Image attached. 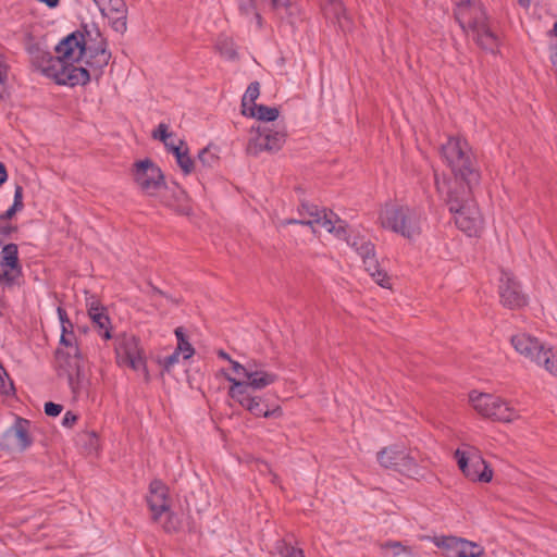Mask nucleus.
I'll list each match as a JSON object with an SVG mask.
<instances>
[{"label":"nucleus","instance_id":"ddd939ff","mask_svg":"<svg viewBox=\"0 0 557 557\" xmlns=\"http://www.w3.org/2000/svg\"><path fill=\"white\" fill-rule=\"evenodd\" d=\"M228 395L255 417L272 418L281 417L283 413L280 406L270 409L261 397L252 396L250 392H246L245 385L243 384H232L228 389Z\"/></svg>","mask_w":557,"mask_h":557},{"label":"nucleus","instance_id":"a19ab883","mask_svg":"<svg viewBox=\"0 0 557 557\" xmlns=\"http://www.w3.org/2000/svg\"><path fill=\"white\" fill-rule=\"evenodd\" d=\"M12 207L17 209L18 211H21L24 208V203H23V187L21 185H16L15 186L14 199H13Z\"/></svg>","mask_w":557,"mask_h":557},{"label":"nucleus","instance_id":"f3484780","mask_svg":"<svg viewBox=\"0 0 557 557\" xmlns=\"http://www.w3.org/2000/svg\"><path fill=\"white\" fill-rule=\"evenodd\" d=\"M0 267L3 269L0 273V283L11 286L22 276V265L18 260V247L16 244L10 243L2 247Z\"/></svg>","mask_w":557,"mask_h":557},{"label":"nucleus","instance_id":"72a5a7b5","mask_svg":"<svg viewBox=\"0 0 557 557\" xmlns=\"http://www.w3.org/2000/svg\"><path fill=\"white\" fill-rule=\"evenodd\" d=\"M168 128L166 124L160 123L152 133V137L161 140L164 146H169V138L172 136V134L168 132Z\"/></svg>","mask_w":557,"mask_h":557},{"label":"nucleus","instance_id":"58836bf2","mask_svg":"<svg viewBox=\"0 0 557 557\" xmlns=\"http://www.w3.org/2000/svg\"><path fill=\"white\" fill-rule=\"evenodd\" d=\"M13 388V383L9 379L5 369L0 364V392L8 394Z\"/></svg>","mask_w":557,"mask_h":557},{"label":"nucleus","instance_id":"09e8293b","mask_svg":"<svg viewBox=\"0 0 557 557\" xmlns=\"http://www.w3.org/2000/svg\"><path fill=\"white\" fill-rule=\"evenodd\" d=\"M549 60H550L554 71L557 73V44L550 46Z\"/></svg>","mask_w":557,"mask_h":557},{"label":"nucleus","instance_id":"c85d7f7f","mask_svg":"<svg viewBox=\"0 0 557 557\" xmlns=\"http://www.w3.org/2000/svg\"><path fill=\"white\" fill-rule=\"evenodd\" d=\"M174 333L177 338V347L175 350L183 354L184 359H189L195 354V349L188 342L183 327H176Z\"/></svg>","mask_w":557,"mask_h":557},{"label":"nucleus","instance_id":"4d7b16f0","mask_svg":"<svg viewBox=\"0 0 557 557\" xmlns=\"http://www.w3.org/2000/svg\"><path fill=\"white\" fill-rule=\"evenodd\" d=\"M218 356L219 358L227 360L228 362L232 360L231 356L224 350H219Z\"/></svg>","mask_w":557,"mask_h":557},{"label":"nucleus","instance_id":"e2e57ef3","mask_svg":"<svg viewBox=\"0 0 557 557\" xmlns=\"http://www.w3.org/2000/svg\"><path fill=\"white\" fill-rule=\"evenodd\" d=\"M554 32H555V34H556V36H557V23H556V24H555V26H554Z\"/></svg>","mask_w":557,"mask_h":557},{"label":"nucleus","instance_id":"2eb2a0df","mask_svg":"<svg viewBox=\"0 0 557 557\" xmlns=\"http://www.w3.org/2000/svg\"><path fill=\"white\" fill-rule=\"evenodd\" d=\"M498 293L500 302L508 309H520L528 304V296L522 292L512 273L502 270Z\"/></svg>","mask_w":557,"mask_h":557},{"label":"nucleus","instance_id":"de8ad7c7","mask_svg":"<svg viewBox=\"0 0 557 557\" xmlns=\"http://www.w3.org/2000/svg\"><path fill=\"white\" fill-rule=\"evenodd\" d=\"M62 349H63V355L64 356H76L77 358H83L82 352H81L77 344L76 345H71V346H69L66 348L64 347Z\"/></svg>","mask_w":557,"mask_h":557},{"label":"nucleus","instance_id":"0e129e2a","mask_svg":"<svg viewBox=\"0 0 557 557\" xmlns=\"http://www.w3.org/2000/svg\"><path fill=\"white\" fill-rule=\"evenodd\" d=\"M332 3L336 2L337 0H330Z\"/></svg>","mask_w":557,"mask_h":557},{"label":"nucleus","instance_id":"0eeeda50","mask_svg":"<svg viewBox=\"0 0 557 557\" xmlns=\"http://www.w3.org/2000/svg\"><path fill=\"white\" fill-rule=\"evenodd\" d=\"M114 351L119 366L128 367L141 372L146 381H149V372L140 338L132 333H120L114 337Z\"/></svg>","mask_w":557,"mask_h":557},{"label":"nucleus","instance_id":"4468645a","mask_svg":"<svg viewBox=\"0 0 557 557\" xmlns=\"http://www.w3.org/2000/svg\"><path fill=\"white\" fill-rule=\"evenodd\" d=\"M285 140L286 134L283 131L258 126L247 144L246 151L253 157L263 151L276 152L283 147Z\"/></svg>","mask_w":557,"mask_h":557},{"label":"nucleus","instance_id":"5fc2aeb1","mask_svg":"<svg viewBox=\"0 0 557 557\" xmlns=\"http://www.w3.org/2000/svg\"><path fill=\"white\" fill-rule=\"evenodd\" d=\"M5 67H0V85H4L7 82V71Z\"/></svg>","mask_w":557,"mask_h":557},{"label":"nucleus","instance_id":"1a4fd4ad","mask_svg":"<svg viewBox=\"0 0 557 557\" xmlns=\"http://www.w3.org/2000/svg\"><path fill=\"white\" fill-rule=\"evenodd\" d=\"M300 219H289L287 224H302L312 226L319 224L327 232L342 237L346 234V223L341 220L333 211L320 210L318 206L311 203H301L298 209Z\"/></svg>","mask_w":557,"mask_h":557},{"label":"nucleus","instance_id":"680f3d73","mask_svg":"<svg viewBox=\"0 0 557 557\" xmlns=\"http://www.w3.org/2000/svg\"><path fill=\"white\" fill-rule=\"evenodd\" d=\"M0 67H5L4 63H3V60H2V55L0 54Z\"/></svg>","mask_w":557,"mask_h":557},{"label":"nucleus","instance_id":"c03bdc74","mask_svg":"<svg viewBox=\"0 0 557 557\" xmlns=\"http://www.w3.org/2000/svg\"><path fill=\"white\" fill-rule=\"evenodd\" d=\"M230 363H231L232 369L235 372V374L239 377L245 379L246 374L248 373L249 368H245V366L240 364L239 362H237L233 359L230 361Z\"/></svg>","mask_w":557,"mask_h":557},{"label":"nucleus","instance_id":"c756f323","mask_svg":"<svg viewBox=\"0 0 557 557\" xmlns=\"http://www.w3.org/2000/svg\"><path fill=\"white\" fill-rule=\"evenodd\" d=\"M260 95V85L258 82H252L248 85L243 99H242V113L249 111L250 106L256 104L255 101Z\"/></svg>","mask_w":557,"mask_h":557},{"label":"nucleus","instance_id":"cd10ccee","mask_svg":"<svg viewBox=\"0 0 557 557\" xmlns=\"http://www.w3.org/2000/svg\"><path fill=\"white\" fill-rule=\"evenodd\" d=\"M172 153L175 156L178 166L185 175L190 174L195 170V161L189 157L187 148L172 147Z\"/></svg>","mask_w":557,"mask_h":557},{"label":"nucleus","instance_id":"603ef678","mask_svg":"<svg viewBox=\"0 0 557 557\" xmlns=\"http://www.w3.org/2000/svg\"><path fill=\"white\" fill-rule=\"evenodd\" d=\"M17 230L16 226L7 225L0 227V235L9 236L11 233L15 232Z\"/></svg>","mask_w":557,"mask_h":557},{"label":"nucleus","instance_id":"39448f33","mask_svg":"<svg viewBox=\"0 0 557 557\" xmlns=\"http://www.w3.org/2000/svg\"><path fill=\"white\" fill-rule=\"evenodd\" d=\"M379 219L383 228L414 240L421 235L426 216L421 208L386 205Z\"/></svg>","mask_w":557,"mask_h":557},{"label":"nucleus","instance_id":"bb28decb","mask_svg":"<svg viewBox=\"0 0 557 557\" xmlns=\"http://www.w3.org/2000/svg\"><path fill=\"white\" fill-rule=\"evenodd\" d=\"M278 110L274 107L264 104L250 106L249 111H244V115L248 117H256L262 122H272L278 117Z\"/></svg>","mask_w":557,"mask_h":557},{"label":"nucleus","instance_id":"e433bc0d","mask_svg":"<svg viewBox=\"0 0 557 557\" xmlns=\"http://www.w3.org/2000/svg\"><path fill=\"white\" fill-rule=\"evenodd\" d=\"M280 557H305L302 549L284 544L280 548Z\"/></svg>","mask_w":557,"mask_h":557},{"label":"nucleus","instance_id":"7ed1b4c3","mask_svg":"<svg viewBox=\"0 0 557 557\" xmlns=\"http://www.w3.org/2000/svg\"><path fill=\"white\" fill-rule=\"evenodd\" d=\"M455 18L467 36L482 49L496 53L502 44L500 36L493 28L482 3L466 0L457 4Z\"/></svg>","mask_w":557,"mask_h":557},{"label":"nucleus","instance_id":"37998d69","mask_svg":"<svg viewBox=\"0 0 557 557\" xmlns=\"http://www.w3.org/2000/svg\"><path fill=\"white\" fill-rule=\"evenodd\" d=\"M218 48L221 54L228 59H233L236 57L235 50L232 47H230V45L226 41L219 42Z\"/></svg>","mask_w":557,"mask_h":557},{"label":"nucleus","instance_id":"a211bd4d","mask_svg":"<svg viewBox=\"0 0 557 557\" xmlns=\"http://www.w3.org/2000/svg\"><path fill=\"white\" fill-rule=\"evenodd\" d=\"M435 545L445 549L447 557H481L484 554L481 545L456 536L438 539Z\"/></svg>","mask_w":557,"mask_h":557},{"label":"nucleus","instance_id":"a18cd8bd","mask_svg":"<svg viewBox=\"0 0 557 557\" xmlns=\"http://www.w3.org/2000/svg\"><path fill=\"white\" fill-rule=\"evenodd\" d=\"M77 419V414L73 413L72 411H66L62 419V425L72 428L76 423Z\"/></svg>","mask_w":557,"mask_h":557},{"label":"nucleus","instance_id":"2f4dec72","mask_svg":"<svg viewBox=\"0 0 557 557\" xmlns=\"http://www.w3.org/2000/svg\"><path fill=\"white\" fill-rule=\"evenodd\" d=\"M198 162L205 168H213L219 162V157L211 150L210 147L201 149L198 153Z\"/></svg>","mask_w":557,"mask_h":557},{"label":"nucleus","instance_id":"393cba45","mask_svg":"<svg viewBox=\"0 0 557 557\" xmlns=\"http://www.w3.org/2000/svg\"><path fill=\"white\" fill-rule=\"evenodd\" d=\"M288 3L289 0H271V5L274 10L286 8ZM238 11L240 15L245 17L249 24L255 23L257 29L262 28L263 20L257 9L256 0H239Z\"/></svg>","mask_w":557,"mask_h":557},{"label":"nucleus","instance_id":"f704fd0d","mask_svg":"<svg viewBox=\"0 0 557 557\" xmlns=\"http://www.w3.org/2000/svg\"><path fill=\"white\" fill-rule=\"evenodd\" d=\"M60 344L64 346L65 348L71 345H76V337L72 329L64 325V329H62L61 337H60Z\"/></svg>","mask_w":557,"mask_h":557},{"label":"nucleus","instance_id":"423d86ee","mask_svg":"<svg viewBox=\"0 0 557 557\" xmlns=\"http://www.w3.org/2000/svg\"><path fill=\"white\" fill-rule=\"evenodd\" d=\"M82 28L83 32L76 30L67 35L55 46L58 55L53 59L81 61L88 48H107V39L95 23L85 24Z\"/></svg>","mask_w":557,"mask_h":557},{"label":"nucleus","instance_id":"6e6d98bb","mask_svg":"<svg viewBox=\"0 0 557 557\" xmlns=\"http://www.w3.org/2000/svg\"><path fill=\"white\" fill-rule=\"evenodd\" d=\"M150 288H151V294H150L151 297H153L154 295L165 296V294L158 287L151 285Z\"/></svg>","mask_w":557,"mask_h":557},{"label":"nucleus","instance_id":"79ce46f5","mask_svg":"<svg viewBox=\"0 0 557 557\" xmlns=\"http://www.w3.org/2000/svg\"><path fill=\"white\" fill-rule=\"evenodd\" d=\"M63 407L59 404L48 401L45 404V413L49 417H57L61 413Z\"/></svg>","mask_w":557,"mask_h":557},{"label":"nucleus","instance_id":"dca6fc26","mask_svg":"<svg viewBox=\"0 0 557 557\" xmlns=\"http://www.w3.org/2000/svg\"><path fill=\"white\" fill-rule=\"evenodd\" d=\"M4 446L8 451L22 453L32 444L33 438L29 435V421L17 417L15 422L2 433Z\"/></svg>","mask_w":557,"mask_h":557},{"label":"nucleus","instance_id":"bf43d9fd","mask_svg":"<svg viewBox=\"0 0 557 557\" xmlns=\"http://www.w3.org/2000/svg\"><path fill=\"white\" fill-rule=\"evenodd\" d=\"M518 2L524 9H528L531 4V0H518Z\"/></svg>","mask_w":557,"mask_h":557},{"label":"nucleus","instance_id":"4c0bfd02","mask_svg":"<svg viewBox=\"0 0 557 557\" xmlns=\"http://www.w3.org/2000/svg\"><path fill=\"white\" fill-rule=\"evenodd\" d=\"M86 307L88 314L106 308L95 295H88L86 297Z\"/></svg>","mask_w":557,"mask_h":557},{"label":"nucleus","instance_id":"c9c22d12","mask_svg":"<svg viewBox=\"0 0 557 557\" xmlns=\"http://www.w3.org/2000/svg\"><path fill=\"white\" fill-rule=\"evenodd\" d=\"M180 352L174 350L171 355L164 357L159 360V363L162 366L163 370L170 372L171 369L178 362Z\"/></svg>","mask_w":557,"mask_h":557},{"label":"nucleus","instance_id":"49530a36","mask_svg":"<svg viewBox=\"0 0 557 557\" xmlns=\"http://www.w3.org/2000/svg\"><path fill=\"white\" fill-rule=\"evenodd\" d=\"M58 314H59V319L61 321L62 329H64V325H66L70 329H73V324L70 321V319L67 318V313L63 308H61V307L58 308Z\"/></svg>","mask_w":557,"mask_h":557},{"label":"nucleus","instance_id":"9d476101","mask_svg":"<svg viewBox=\"0 0 557 557\" xmlns=\"http://www.w3.org/2000/svg\"><path fill=\"white\" fill-rule=\"evenodd\" d=\"M469 398L474 410L484 418L498 422H511L519 417L518 411L498 396L474 391Z\"/></svg>","mask_w":557,"mask_h":557},{"label":"nucleus","instance_id":"6e6552de","mask_svg":"<svg viewBox=\"0 0 557 557\" xmlns=\"http://www.w3.org/2000/svg\"><path fill=\"white\" fill-rule=\"evenodd\" d=\"M147 503L153 521L161 523L165 532L178 529V521L170 511L169 490L160 480L150 483Z\"/></svg>","mask_w":557,"mask_h":557},{"label":"nucleus","instance_id":"7c9ffc66","mask_svg":"<svg viewBox=\"0 0 557 557\" xmlns=\"http://www.w3.org/2000/svg\"><path fill=\"white\" fill-rule=\"evenodd\" d=\"M545 357L542 359V364L544 368L557 376V348L548 347L545 350Z\"/></svg>","mask_w":557,"mask_h":557},{"label":"nucleus","instance_id":"473e14b6","mask_svg":"<svg viewBox=\"0 0 557 557\" xmlns=\"http://www.w3.org/2000/svg\"><path fill=\"white\" fill-rule=\"evenodd\" d=\"M341 238H344L346 239L348 246H350L355 251L363 244H366L369 238H367L366 236L363 235H360V234H350L349 236H347V233L342 236Z\"/></svg>","mask_w":557,"mask_h":557},{"label":"nucleus","instance_id":"f8f14e48","mask_svg":"<svg viewBox=\"0 0 557 557\" xmlns=\"http://www.w3.org/2000/svg\"><path fill=\"white\" fill-rule=\"evenodd\" d=\"M132 175L137 187L148 196H154L165 185L161 169L150 159L136 161Z\"/></svg>","mask_w":557,"mask_h":557},{"label":"nucleus","instance_id":"a878e982","mask_svg":"<svg viewBox=\"0 0 557 557\" xmlns=\"http://www.w3.org/2000/svg\"><path fill=\"white\" fill-rule=\"evenodd\" d=\"M94 327L97 330L98 334L104 339L109 341L113 338L111 330V320L108 315L107 308L88 314Z\"/></svg>","mask_w":557,"mask_h":557},{"label":"nucleus","instance_id":"ea45409f","mask_svg":"<svg viewBox=\"0 0 557 557\" xmlns=\"http://www.w3.org/2000/svg\"><path fill=\"white\" fill-rule=\"evenodd\" d=\"M383 548H388V549H392L393 550V554L394 556H398L400 555L401 553H405L408 550V548L406 546H404L401 544V542H397V541H388L386 542L385 544H383L382 546Z\"/></svg>","mask_w":557,"mask_h":557},{"label":"nucleus","instance_id":"b1692460","mask_svg":"<svg viewBox=\"0 0 557 557\" xmlns=\"http://www.w3.org/2000/svg\"><path fill=\"white\" fill-rule=\"evenodd\" d=\"M228 382L232 384L238 383L245 385V391L250 392L265 388L267 386L275 383L278 376L275 373L268 372L264 370L255 371L251 368L248 369V373L246 374L244 380L233 377L231 375L225 376Z\"/></svg>","mask_w":557,"mask_h":557},{"label":"nucleus","instance_id":"4be33fe9","mask_svg":"<svg viewBox=\"0 0 557 557\" xmlns=\"http://www.w3.org/2000/svg\"><path fill=\"white\" fill-rule=\"evenodd\" d=\"M103 16H107L115 32L126 30L127 8L124 0H94Z\"/></svg>","mask_w":557,"mask_h":557},{"label":"nucleus","instance_id":"f03ea898","mask_svg":"<svg viewBox=\"0 0 557 557\" xmlns=\"http://www.w3.org/2000/svg\"><path fill=\"white\" fill-rule=\"evenodd\" d=\"M440 153L443 162L450 170L451 177L440 180L435 174V186L440 194L456 186L476 187L481 181V172L476 157L466 138L449 136L441 145Z\"/></svg>","mask_w":557,"mask_h":557},{"label":"nucleus","instance_id":"3c124183","mask_svg":"<svg viewBox=\"0 0 557 557\" xmlns=\"http://www.w3.org/2000/svg\"><path fill=\"white\" fill-rule=\"evenodd\" d=\"M8 180V171L4 163L0 162V186Z\"/></svg>","mask_w":557,"mask_h":557},{"label":"nucleus","instance_id":"13d9d810","mask_svg":"<svg viewBox=\"0 0 557 557\" xmlns=\"http://www.w3.org/2000/svg\"><path fill=\"white\" fill-rule=\"evenodd\" d=\"M183 146H184V141L180 140V145H174L172 143H169V146H165V148L168 149V151L172 152V147H182L183 148Z\"/></svg>","mask_w":557,"mask_h":557},{"label":"nucleus","instance_id":"20e7f679","mask_svg":"<svg viewBox=\"0 0 557 557\" xmlns=\"http://www.w3.org/2000/svg\"><path fill=\"white\" fill-rule=\"evenodd\" d=\"M473 188L453 186L442 194L449 212L454 214L456 226L469 236L475 235L483 224L481 212L472 197Z\"/></svg>","mask_w":557,"mask_h":557},{"label":"nucleus","instance_id":"412c9836","mask_svg":"<svg viewBox=\"0 0 557 557\" xmlns=\"http://www.w3.org/2000/svg\"><path fill=\"white\" fill-rule=\"evenodd\" d=\"M511 344L521 356L539 366L542 364L546 347L536 337L527 333H519L511 337Z\"/></svg>","mask_w":557,"mask_h":557},{"label":"nucleus","instance_id":"9b49d317","mask_svg":"<svg viewBox=\"0 0 557 557\" xmlns=\"http://www.w3.org/2000/svg\"><path fill=\"white\" fill-rule=\"evenodd\" d=\"M377 461L385 469H391L409 478L420 474L417 460L405 448L398 446L384 447L377 453Z\"/></svg>","mask_w":557,"mask_h":557},{"label":"nucleus","instance_id":"aec40b11","mask_svg":"<svg viewBox=\"0 0 557 557\" xmlns=\"http://www.w3.org/2000/svg\"><path fill=\"white\" fill-rule=\"evenodd\" d=\"M455 458L462 473L471 481L490 482L493 476V471L487 467L485 461L480 458H468L466 453L457 449Z\"/></svg>","mask_w":557,"mask_h":557},{"label":"nucleus","instance_id":"5701e85b","mask_svg":"<svg viewBox=\"0 0 557 557\" xmlns=\"http://www.w3.org/2000/svg\"><path fill=\"white\" fill-rule=\"evenodd\" d=\"M356 252L361 257L366 271L382 287H388L389 278L379 264L375 256V246L369 239L363 246L361 245Z\"/></svg>","mask_w":557,"mask_h":557},{"label":"nucleus","instance_id":"864d4df0","mask_svg":"<svg viewBox=\"0 0 557 557\" xmlns=\"http://www.w3.org/2000/svg\"><path fill=\"white\" fill-rule=\"evenodd\" d=\"M245 368H251L255 371H261L262 370V369H260V364L256 360H249L245 364Z\"/></svg>","mask_w":557,"mask_h":557},{"label":"nucleus","instance_id":"052dcab7","mask_svg":"<svg viewBox=\"0 0 557 557\" xmlns=\"http://www.w3.org/2000/svg\"><path fill=\"white\" fill-rule=\"evenodd\" d=\"M0 450H7V448L4 446V441H3L2 434L0 435Z\"/></svg>","mask_w":557,"mask_h":557},{"label":"nucleus","instance_id":"6ab92c4d","mask_svg":"<svg viewBox=\"0 0 557 557\" xmlns=\"http://www.w3.org/2000/svg\"><path fill=\"white\" fill-rule=\"evenodd\" d=\"M83 366V358L76 356H64L63 349L58 348L55 351V367L59 376H66L70 388L73 394L79 392V375Z\"/></svg>","mask_w":557,"mask_h":557},{"label":"nucleus","instance_id":"8fccbe9b","mask_svg":"<svg viewBox=\"0 0 557 557\" xmlns=\"http://www.w3.org/2000/svg\"><path fill=\"white\" fill-rule=\"evenodd\" d=\"M16 212H18V210L11 206L7 211L0 213V221L12 219Z\"/></svg>","mask_w":557,"mask_h":557},{"label":"nucleus","instance_id":"f257e3e1","mask_svg":"<svg viewBox=\"0 0 557 557\" xmlns=\"http://www.w3.org/2000/svg\"><path fill=\"white\" fill-rule=\"evenodd\" d=\"M36 59H41L39 67L42 73L55 79L59 85H69L71 87L87 85L90 79H99L103 69L111 59V52L107 48H88L81 60L86 66H76L75 61L53 59L48 52L37 51Z\"/></svg>","mask_w":557,"mask_h":557}]
</instances>
